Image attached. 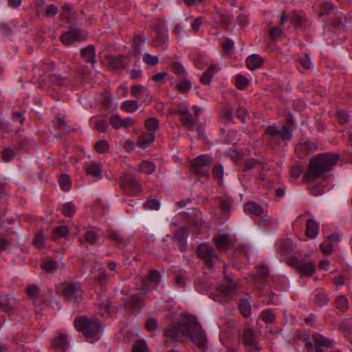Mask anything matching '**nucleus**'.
Instances as JSON below:
<instances>
[{
  "label": "nucleus",
  "instance_id": "obj_1",
  "mask_svg": "<svg viewBox=\"0 0 352 352\" xmlns=\"http://www.w3.org/2000/svg\"><path fill=\"white\" fill-rule=\"evenodd\" d=\"M179 333L189 336L199 347H203L206 343V333L195 317L188 318L184 322L179 323L177 327L168 329L164 332L166 337L172 339H177Z\"/></svg>",
  "mask_w": 352,
  "mask_h": 352
},
{
  "label": "nucleus",
  "instance_id": "obj_2",
  "mask_svg": "<svg viewBox=\"0 0 352 352\" xmlns=\"http://www.w3.org/2000/svg\"><path fill=\"white\" fill-rule=\"evenodd\" d=\"M339 159V155L333 153L318 154L314 157L304 175L307 182H312L320 177L323 173L330 171Z\"/></svg>",
  "mask_w": 352,
  "mask_h": 352
},
{
  "label": "nucleus",
  "instance_id": "obj_3",
  "mask_svg": "<svg viewBox=\"0 0 352 352\" xmlns=\"http://www.w3.org/2000/svg\"><path fill=\"white\" fill-rule=\"evenodd\" d=\"M74 326L77 331L83 333L90 342L98 340L103 332L102 324L97 318L81 316L75 320Z\"/></svg>",
  "mask_w": 352,
  "mask_h": 352
},
{
  "label": "nucleus",
  "instance_id": "obj_4",
  "mask_svg": "<svg viewBox=\"0 0 352 352\" xmlns=\"http://www.w3.org/2000/svg\"><path fill=\"white\" fill-rule=\"evenodd\" d=\"M239 283V280L234 281L232 278L225 276V283L219 284L216 292L211 293L210 297L217 302L228 303L232 300L234 294L236 293Z\"/></svg>",
  "mask_w": 352,
  "mask_h": 352
},
{
  "label": "nucleus",
  "instance_id": "obj_5",
  "mask_svg": "<svg viewBox=\"0 0 352 352\" xmlns=\"http://www.w3.org/2000/svg\"><path fill=\"white\" fill-rule=\"evenodd\" d=\"M212 158L208 155H201L191 162V168L195 174L201 177H209V168Z\"/></svg>",
  "mask_w": 352,
  "mask_h": 352
},
{
  "label": "nucleus",
  "instance_id": "obj_6",
  "mask_svg": "<svg viewBox=\"0 0 352 352\" xmlns=\"http://www.w3.org/2000/svg\"><path fill=\"white\" fill-rule=\"evenodd\" d=\"M285 124L286 125L282 126L281 129H278L274 126H269L266 128L265 133L272 137L278 135L283 141H289L292 138V131L289 127H292L294 124L293 118L291 116L286 117Z\"/></svg>",
  "mask_w": 352,
  "mask_h": 352
},
{
  "label": "nucleus",
  "instance_id": "obj_7",
  "mask_svg": "<svg viewBox=\"0 0 352 352\" xmlns=\"http://www.w3.org/2000/svg\"><path fill=\"white\" fill-rule=\"evenodd\" d=\"M153 30L155 33L152 45L154 47L166 49L168 41V29L164 21L158 20L153 25Z\"/></svg>",
  "mask_w": 352,
  "mask_h": 352
},
{
  "label": "nucleus",
  "instance_id": "obj_8",
  "mask_svg": "<svg viewBox=\"0 0 352 352\" xmlns=\"http://www.w3.org/2000/svg\"><path fill=\"white\" fill-rule=\"evenodd\" d=\"M259 333L257 331L247 329L243 335V342L248 352H258L262 349L258 342Z\"/></svg>",
  "mask_w": 352,
  "mask_h": 352
},
{
  "label": "nucleus",
  "instance_id": "obj_9",
  "mask_svg": "<svg viewBox=\"0 0 352 352\" xmlns=\"http://www.w3.org/2000/svg\"><path fill=\"white\" fill-rule=\"evenodd\" d=\"M87 38V34L83 30L75 28H70L69 30L61 34L60 38L64 45L69 46L75 42L85 41Z\"/></svg>",
  "mask_w": 352,
  "mask_h": 352
},
{
  "label": "nucleus",
  "instance_id": "obj_10",
  "mask_svg": "<svg viewBox=\"0 0 352 352\" xmlns=\"http://www.w3.org/2000/svg\"><path fill=\"white\" fill-rule=\"evenodd\" d=\"M160 280L161 275L160 272L156 270H153L150 272L148 277L141 278V285L138 287V289L146 294L152 289H155L156 285L159 284Z\"/></svg>",
  "mask_w": 352,
  "mask_h": 352
},
{
  "label": "nucleus",
  "instance_id": "obj_11",
  "mask_svg": "<svg viewBox=\"0 0 352 352\" xmlns=\"http://www.w3.org/2000/svg\"><path fill=\"white\" fill-rule=\"evenodd\" d=\"M197 252L209 267H212L214 263L219 261V257L214 248L207 245H200L197 249Z\"/></svg>",
  "mask_w": 352,
  "mask_h": 352
},
{
  "label": "nucleus",
  "instance_id": "obj_12",
  "mask_svg": "<svg viewBox=\"0 0 352 352\" xmlns=\"http://www.w3.org/2000/svg\"><path fill=\"white\" fill-rule=\"evenodd\" d=\"M64 296L66 300L71 302H74L82 294L80 284L78 283H72L66 284L63 288Z\"/></svg>",
  "mask_w": 352,
  "mask_h": 352
},
{
  "label": "nucleus",
  "instance_id": "obj_13",
  "mask_svg": "<svg viewBox=\"0 0 352 352\" xmlns=\"http://www.w3.org/2000/svg\"><path fill=\"white\" fill-rule=\"evenodd\" d=\"M304 342L308 349H318L322 346L328 347L331 345L329 340L318 333L312 335L311 338H305Z\"/></svg>",
  "mask_w": 352,
  "mask_h": 352
},
{
  "label": "nucleus",
  "instance_id": "obj_14",
  "mask_svg": "<svg viewBox=\"0 0 352 352\" xmlns=\"http://www.w3.org/2000/svg\"><path fill=\"white\" fill-rule=\"evenodd\" d=\"M290 265L306 276L311 275L315 271V264L313 262L303 263L296 257L291 258Z\"/></svg>",
  "mask_w": 352,
  "mask_h": 352
},
{
  "label": "nucleus",
  "instance_id": "obj_15",
  "mask_svg": "<svg viewBox=\"0 0 352 352\" xmlns=\"http://www.w3.org/2000/svg\"><path fill=\"white\" fill-rule=\"evenodd\" d=\"M268 270L265 266H261L258 269V275L253 276V281L258 290L259 295H264L263 285L267 283Z\"/></svg>",
  "mask_w": 352,
  "mask_h": 352
},
{
  "label": "nucleus",
  "instance_id": "obj_16",
  "mask_svg": "<svg viewBox=\"0 0 352 352\" xmlns=\"http://www.w3.org/2000/svg\"><path fill=\"white\" fill-rule=\"evenodd\" d=\"M141 190L140 183L133 177H126L123 181V190L129 195H135Z\"/></svg>",
  "mask_w": 352,
  "mask_h": 352
},
{
  "label": "nucleus",
  "instance_id": "obj_17",
  "mask_svg": "<svg viewBox=\"0 0 352 352\" xmlns=\"http://www.w3.org/2000/svg\"><path fill=\"white\" fill-rule=\"evenodd\" d=\"M188 230L186 228H179L174 234V239L179 243V248L183 252L187 246Z\"/></svg>",
  "mask_w": 352,
  "mask_h": 352
},
{
  "label": "nucleus",
  "instance_id": "obj_18",
  "mask_svg": "<svg viewBox=\"0 0 352 352\" xmlns=\"http://www.w3.org/2000/svg\"><path fill=\"white\" fill-rule=\"evenodd\" d=\"M64 267V263L56 261L50 258L44 260L41 264V268L47 273H54L61 270Z\"/></svg>",
  "mask_w": 352,
  "mask_h": 352
},
{
  "label": "nucleus",
  "instance_id": "obj_19",
  "mask_svg": "<svg viewBox=\"0 0 352 352\" xmlns=\"http://www.w3.org/2000/svg\"><path fill=\"white\" fill-rule=\"evenodd\" d=\"M81 58L87 63L94 65L96 63L95 47L93 45H89L80 50Z\"/></svg>",
  "mask_w": 352,
  "mask_h": 352
},
{
  "label": "nucleus",
  "instance_id": "obj_20",
  "mask_svg": "<svg viewBox=\"0 0 352 352\" xmlns=\"http://www.w3.org/2000/svg\"><path fill=\"white\" fill-rule=\"evenodd\" d=\"M183 124L190 130L197 129L198 130L199 126V119L192 116V114L188 113L186 115L183 116L181 118Z\"/></svg>",
  "mask_w": 352,
  "mask_h": 352
},
{
  "label": "nucleus",
  "instance_id": "obj_21",
  "mask_svg": "<svg viewBox=\"0 0 352 352\" xmlns=\"http://www.w3.org/2000/svg\"><path fill=\"white\" fill-rule=\"evenodd\" d=\"M319 224L313 219H308L306 223L305 234L311 239H315L318 234Z\"/></svg>",
  "mask_w": 352,
  "mask_h": 352
},
{
  "label": "nucleus",
  "instance_id": "obj_22",
  "mask_svg": "<svg viewBox=\"0 0 352 352\" xmlns=\"http://www.w3.org/2000/svg\"><path fill=\"white\" fill-rule=\"evenodd\" d=\"M295 247L291 239H285L280 242V254L287 256H292L294 254Z\"/></svg>",
  "mask_w": 352,
  "mask_h": 352
},
{
  "label": "nucleus",
  "instance_id": "obj_23",
  "mask_svg": "<svg viewBox=\"0 0 352 352\" xmlns=\"http://www.w3.org/2000/svg\"><path fill=\"white\" fill-rule=\"evenodd\" d=\"M244 211L249 214L258 216L262 214L263 208L260 205L250 201L244 206Z\"/></svg>",
  "mask_w": 352,
  "mask_h": 352
},
{
  "label": "nucleus",
  "instance_id": "obj_24",
  "mask_svg": "<svg viewBox=\"0 0 352 352\" xmlns=\"http://www.w3.org/2000/svg\"><path fill=\"white\" fill-rule=\"evenodd\" d=\"M263 63L262 58L258 54H252L246 60V65L249 69L254 70L259 67Z\"/></svg>",
  "mask_w": 352,
  "mask_h": 352
},
{
  "label": "nucleus",
  "instance_id": "obj_25",
  "mask_svg": "<svg viewBox=\"0 0 352 352\" xmlns=\"http://www.w3.org/2000/svg\"><path fill=\"white\" fill-rule=\"evenodd\" d=\"M53 346L56 349L65 351L67 347V336L65 333H59L58 336L54 340Z\"/></svg>",
  "mask_w": 352,
  "mask_h": 352
},
{
  "label": "nucleus",
  "instance_id": "obj_26",
  "mask_svg": "<svg viewBox=\"0 0 352 352\" xmlns=\"http://www.w3.org/2000/svg\"><path fill=\"white\" fill-rule=\"evenodd\" d=\"M155 140V133L154 132H148L144 133L140 137V140L138 141V146L142 148H147Z\"/></svg>",
  "mask_w": 352,
  "mask_h": 352
},
{
  "label": "nucleus",
  "instance_id": "obj_27",
  "mask_svg": "<svg viewBox=\"0 0 352 352\" xmlns=\"http://www.w3.org/2000/svg\"><path fill=\"white\" fill-rule=\"evenodd\" d=\"M218 71L217 67L214 65H210L206 71L204 72L200 78V81L204 85H208L212 78L214 74Z\"/></svg>",
  "mask_w": 352,
  "mask_h": 352
},
{
  "label": "nucleus",
  "instance_id": "obj_28",
  "mask_svg": "<svg viewBox=\"0 0 352 352\" xmlns=\"http://www.w3.org/2000/svg\"><path fill=\"white\" fill-rule=\"evenodd\" d=\"M109 236L112 241H115L120 247L125 246L129 242L128 239L123 237L120 232L116 230H111Z\"/></svg>",
  "mask_w": 352,
  "mask_h": 352
},
{
  "label": "nucleus",
  "instance_id": "obj_29",
  "mask_svg": "<svg viewBox=\"0 0 352 352\" xmlns=\"http://www.w3.org/2000/svg\"><path fill=\"white\" fill-rule=\"evenodd\" d=\"M86 172L88 175L96 177L100 179L102 177L101 174V166L99 164L91 162L86 167Z\"/></svg>",
  "mask_w": 352,
  "mask_h": 352
},
{
  "label": "nucleus",
  "instance_id": "obj_30",
  "mask_svg": "<svg viewBox=\"0 0 352 352\" xmlns=\"http://www.w3.org/2000/svg\"><path fill=\"white\" fill-rule=\"evenodd\" d=\"M211 285L212 283L210 281L205 280L204 278H198L195 281V287L199 293L202 294L208 292L210 289Z\"/></svg>",
  "mask_w": 352,
  "mask_h": 352
},
{
  "label": "nucleus",
  "instance_id": "obj_31",
  "mask_svg": "<svg viewBox=\"0 0 352 352\" xmlns=\"http://www.w3.org/2000/svg\"><path fill=\"white\" fill-rule=\"evenodd\" d=\"M146 41L145 36L143 34H138L133 38V47L135 53H140L143 48Z\"/></svg>",
  "mask_w": 352,
  "mask_h": 352
},
{
  "label": "nucleus",
  "instance_id": "obj_32",
  "mask_svg": "<svg viewBox=\"0 0 352 352\" xmlns=\"http://www.w3.org/2000/svg\"><path fill=\"white\" fill-rule=\"evenodd\" d=\"M239 309L241 314L245 317H248L251 313L250 303L245 299H241L239 302Z\"/></svg>",
  "mask_w": 352,
  "mask_h": 352
},
{
  "label": "nucleus",
  "instance_id": "obj_33",
  "mask_svg": "<svg viewBox=\"0 0 352 352\" xmlns=\"http://www.w3.org/2000/svg\"><path fill=\"white\" fill-rule=\"evenodd\" d=\"M155 170V165L153 162L148 161H143L139 165V171L146 173L151 174Z\"/></svg>",
  "mask_w": 352,
  "mask_h": 352
},
{
  "label": "nucleus",
  "instance_id": "obj_34",
  "mask_svg": "<svg viewBox=\"0 0 352 352\" xmlns=\"http://www.w3.org/2000/svg\"><path fill=\"white\" fill-rule=\"evenodd\" d=\"M254 168H258L261 169H265V166L259 161L252 159L248 160L245 162L244 164V171L248 172Z\"/></svg>",
  "mask_w": 352,
  "mask_h": 352
},
{
  "label": "nucleus",
  "instance_id": "obj_35",
  "mask_svg": "<svg viewBox=\"0 0 352 352\" xmlns=\"http://www.w3.org/2000/svg\"><path fill=\"white\" fill-rule=\"evenodd\" d=\"M125 305L129 309H139L142 307V300L139 296H132L125 302Z\"/></svg>",
  "mask_w": 352,
  "mask_h": 352
},
{
  "label": "nucleus",
  "instance_id": "obj_36",
  "mask_svg": "<svg viewBox=\"0 0 352 352\" xmlns=\"http://www.w3.org/2000/svg\"><path fill=\"white\" fill-rule=\"evenodd\" d=\"M138 107L137 102L133 100H126L122 102L121 106V108L128 113H133L135 111L138 110Z\"/></svg>",
  "mask_w": 352,
  "mask_h": 352
},
{
  "label": "nucleus",
  "instance_id": "obj_37",
  "mask_svg": "<svg viewBox=\"0 0 352 352\" xmlns=\"http://www.w3.org/2000/svg\"><path fill=\"white\" fill-rule=\"evenodd\" d=\"M334 10V6L331 2L325 1L321 3L320 10L318 11V16H322L326 14H329Z\"/></svg>",
  "mask_w": 352,
  "mask_h": 352
},
{
  "label": "nucleus",
  "instance_id": "obj_38",
  "mask_svg": "<svg viewBox=\"0 0 352 352\" xmlns=\"http://www.w3.org/2000/svg\"><path fill=\"white\" fill-rule=\"evenodd\" d=\"M232 204V200L229 198L226 197H219V205L221 209L222 210L223 212L225 214H228L230 210Z\"/></svg>",
  "mask_w": 352,
  "mask_h": 352
},
{
  "label": "nucleus",
  "instance_id": "obj_39",
  "mask_svg": "<svg viewBox=\"0 0 352 352\" xmlns=\"http://www.w3.org/2000/svg\"><path fill=\"white\" fill-rule=\"evenodd\" d=\"M49 78L50 82H52V83L61 86H66L69 82L67 78H63L60 75L56 74H50L49 76Z\"/></svg>",
  "mask_w": 352,
  "mask_h": 352
},
{
  "label": "nucleus",
  "instance_id": "obj_40",
  "mask_svg": "<svg viewBox=\"0 0 352 352\" xmlns=\"http://www.w3.org/2000/svg\"><path fill=\"white\" fill-rule=\"evenodd\" d=\"M144 125L149 132L155 133L159 127V121L157 118L151 117L146 120Z\"/></svg>",
  "mask_w": 352,
  "mask_h": 352
},
{
  "label": "nucleus",
  "instance_id": "obj_41",
  "mask_svg": "<svg viewBox=\"0 0 352 352\" xmlns=\"http://www.w3.org/2000/svg\"><path fill=\"white\" fill-rule=\"evenodd\" d=\"M76 208L72 202L65 203L63 206L62 213L66 217H72L76 212Z\"/></svg>",
  "mask_w": 352,
  "mask_h": 352
},
{
  "label": "nucleus",
  "instance_id": "obj_42",
  "mask_svg": "<svg viewBox=\"0 0 352 352\" xmlns=\"http://www.w3.org/2000/svg\"><path fill=\"white\" fill-rule=\"evenodd\" d=\"M216 245L220 250H224L227 248L230 245L228 237L225 234L219 235L216 239Z\"/></svg>",
  "mask_w": 352,
  "mask_h": 352
},
{
  "label": "nucleus",
  "instance_id": "obj_43",
  "mask_svg": "<svg viewBox=\"0 0 352 352\" xmlns=\"http://www.w3.org/2000/svg\"><path fill=\"white\" fill-rule=\"evenodd\" d=\"M109 65L113 69H119L124 67L122 56L113 57L109 60Z\"/></svg>",
  "mask_w": 352,
  "mask_h": 352
},
{
  "label": "nucleus",
  "instance_id": "obj_44",
  "mask_svg": "<svg viewBox=\"0 0 352 352\" xmlns=\"http://www.w3.org/2000/svg\"><path fill=\"white\" fill-rule=\"evenodd\" d=\"M336 308L341 311H345L348 308V300L344 296H340L336 300Z\"/></svg>",
  "mask_w": 352,
  "mask_h": 352
},
{
  "label": "nucleus",
  "instance_id": "obj_45",
  "mask_svg": "<svg viewBox=\"0 0 352 352\" xmlns=\"http://www.w3.org/2000/svg\"><path fill=\"white\" fill-rule=\"evenodd\" d=\"M191 85V82L184 76L177 84V89L182 92H187L190 89Z\"/></svg>",
  "mask_w": 352,
  "mask_h": 352
},
{
  "label": "nucleus",
  "instance_id": "obj_46",
  "mask_svg": "<svg viewBox=\"0 0 352 352\" xmlns=\"http://www.w3.org/2000/svg\"><path fill=\"white\" fill-rule=\"evenodd\" d=\"M212 176L218 180L219 184L221 183L223 177V168L221 164H217L213 166Z\"/></svg>",
  "mask_w": 352,
  "mask_h": 352
},
{
  "label": "nucleus",
  "instance_id": "obj_47",
  "mask_svg": "<svg viewBox=\"0 0 352 352\" xmlns=\"http://www.w3.org/2000/svg\"><path fill=\"white\" fill-rule=\"evenodd\" d=\"M54 123L60 129V132L62 133H68L70 131L67 123L63 118H56L54 120Z\"/></svg>",
  "mask_w": 352,
  "mask_h": 352
},
{
  "label": "nucleus",
  "instance_id": "obj_48",
  "mask_svg": "<svg viewBox=\"0 0 352 352\" xmlns=\"http://www.w3.org/2000/svg\"><path fill=\"white\" fill-rule=\"evenodd\" d=\"M67 233L68 230L67 227L64 226H60L54 228L53 232V238L54 240H56L58 237H65Z\"/></svg>",
  "mask_w": 352,
  "mask_h": 352
},
{
  "label": "nucleus",
  "instance_id": "obj_49",
  "mask_svg": "<svg viewBox=\"0 0 352 352\" xmlns=\"http://www.w3.org/2000/svg\"><path fill=\"white\" fill-rule=\"evenodd\" d=\"M85 237L87 242L91 244L95 243L99 239V234L95 230H87L85 233Z\"/></svg>",
  "mask_w": 352,
  "mask_h": 352
},
{
  "label": "nucleus",
  "instance_id": "obj_50",
  "mask_svg": "<svg viewBox=\"0 0 352 352\" xmlns=\"http://www.w3.org/2000/svg\"><path fill=\"white\" fill-rule=\"evenodd\" d=\"M59 184L63 191H69L71 187V182L69 177L66 175H63L59 179Z\"/></svg>",
  "mask_w": 352,
  "mask_h": 352
},
{
  "label": "nucleus",
  "instance_id": "obj_51",
  "mask_svg": "<svg viewBox=\"0 0 352 352\" xmlns=\"http://www.w3.org/2000/svg\"><path fill=\"white\" fill-rule=\"evenodd\" d=\"M132 352H147V346L145 341L140 340L135 342Z\"/></svg>",
  "mask_w": 352,
  "mask_h": 352
},
{
  "label": "nucleus",
  "instance_id": "obj_52",
  "mask_svg": "<svg viewBox=\"0 0 352 352\" xmlns=\"http://www.w3.org/2000/svg\"><path fill=\"white\" fill-rule=\"evenodd\" d=\"M314 302L318 306H324L327 303L328 298L326 294L319 292L315 295Z\"/></svg>",
  "mask_w": 352,
  "mask_h": 352
},
{
  "label": "nucleus",
  "instance_id": "obj_53",
  "mask_svg": "<svg viewBox=\"0 0 352 352\" xmlns=\"http://www.w3.org/2000/svg\"><path fill=\"white\" fill-rule=\"evenodd\" d=\"M16 155L15 151L11 148H4L2 151V158L6 162H8L14 159Z\"/></svg>",
  "mask_w": 352,
  "mask_h": 352
},
{
  "label": "nucleus",
  "instance_id": "obj_54",
  "mask_svg": "<svg viewBox=\"0 0 352 352\" xmlns=\"http://www.w3.org/2000/svg\"><path fill=\"white\" fill-rule=\"evenodd\" d=\"M148 89L141 85H135L131 87V94L138 97L141 94H147Z\"/></svg>",
  "mask_w": 352,
  "mask_h": 352
},
{
  "label": "nucleus",
  "instance_id": "obj_55",
  "mask_svg": "<svg viewBox=\"0 0 352 352\" xmlns=\"http://www.w3.org/2000/svg\"><path fill=\"white\" fill-rule=\"evenodd\" d=\"M94 148L99 153H105L109 148V144L105 140H99L95 143Z\"/></svg>",
  "mask_w": 352,
  "mask_h": 352
},
{
  "label": "nucleus",
  "instance_id": "obj_56",
  "mask_svg": "<svg viewBox=\"0 0 352 352\" xmlns=\"http://www.w3.org/2000/svg\"><path fill=\"white\" fill-rule=\"evenodd\" d=\"M44 233L43 231H38L35 235L33 243L38 248L44 246Z\"/></svg>",
  "mask_w": 352,
  "mask_h": 352
},
{
  "label": "nucleus",
  "instance_id": "obj_57",
  "mask_svg": "<svg viewBox=\"0 0 352 352\" xmlns=\"http://www.w3.org/2000/svg\"><path fill=\"white\" fill-rule=\"evenodd\" d=\"M144 206L146 209L157 210L160 208V204L158 200L155 199H151L150 200L146 201L144 204Z\"/></svg>",
  "mask_w": 352,
  "mask_h": 352
},
{
  "label": "nucleus",
  "instance_id": "obj_58",
  "mask_svg": "<svg viewBox=\"0 0 352 352\" xmlns=\"http://www.w3.org/2000/svg\"><path fill=\"white\" fill-rule=\"evenodd\" d=\"M172 68L173 72L179 76L184 77L186 70L183 65L179 62H175L172 64Z\"/></svg>",
  "mask_w": 352,
  "mask_h": 352
},
{
  "label": "nucleus",
  "instance_id": "obj_59",
  "mask_svg": "<svg viewBox=\"0 0 352 352\" xmlns=\"http://www.w3.org/2000/svg\"><path fill=\"white\" fill-rule=\"evenodd\" d=\"M143 60L146 64L155 65L158 63L159 58L157 56H153L150 54L146 53L143 56Z\"/></svg>",
  "mask_w": 352,
  "mask_h": 352
},
{
  "label": "nucleus",
  "instance_id": "obj_60",
  "mask_svg": "<svg viewBox=\"0 0 352 352\" xmlns=\"http://www.w3.org/2000/svg\"><path fill=\"white\" fill-rule=\"evenodd\" d=\"M316 148V144L310 141H306L302 144L299 145L296 149H301L304 151H313Z\"/></svg>",
  "mask_w": 352,
  "mask_h": 352
},
{
  "label": "nucleus",
  "instance_id": "obj_61",
  "mask_svg": "<svg viewBox=\"0 0 352 352\" xmlns=\"http://www.w3.org/2000/svg\"><path fill=\"white\" fill-rule=\"evenodd\" d=\"M111 124L115 129L122 127V118L118 114H113L109 118Z\"/></svg>",
  "mask_w": 352,
  "mask_h": 352
},
{
  "label": "nucleus",
  "instance_id": "obj_62",
  "mask_svg": "<svg viewBox=\"0 0 352 352\" xmlns=\"http://www.w3.org/2000/svg\"><path fill=\"white\" fill-rule=\"evenodd\" d=\"M262 318L266 322L271 323L275 320V315L271 310L266 309L262 312Z\"/></svg>",
  "mask_w": 352,
  "mask_h": 352
},
{
  "label": "nucleus",
  "instance_id": "obj_63",
  "mask_svg": "<svg viewBox=\"0 0 352 352\" xmlns=\"http://www.w3.org/2000/svg\"><path fill=\"white\" fill-rule=\"evenodd\" d=\"M204 22V18L201 16L197 17L193 19L190 24V27L195 33L198 32L199 29Z\"/></svg>",
  "mask_w": 352,
  "mask_h": 352
},
{
  "label": "nucleus",
  "instance_id": "obj_64",
  "mask_svg": "<svg viewBox=\"0 0 352 352\" xmlns=\"http://www.w3.org/2000/svg\"><path fill=\"white\" fill-rule=\"evenodd\" d=\"M28 294L31 298L36 299L39 296V290L37 286L32 285L27 289Z\"/></svg>",
  "mask_w": 352,
  "mask_h": 352
}]
</instances>
